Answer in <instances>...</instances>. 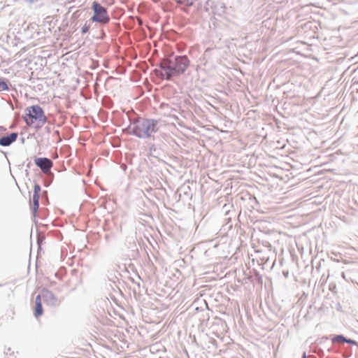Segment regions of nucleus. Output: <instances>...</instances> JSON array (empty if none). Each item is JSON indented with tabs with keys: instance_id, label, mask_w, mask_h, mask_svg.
Returning a JSON list of instances; mask_svg holds the SVG:
<instances>
[{
	"instance_id": "9b49d317",
	"label": "nucleus",
	"mask_w": 358,
	"mask_h": 358,
	"mask_svg": "<svg viewBox=\"0 0 358 358\" xmlns=\"http://www.w3.org/2000/svg\"><path fill=\"white\" fill-rule=\"evenodd\" d=\"M148 145L149 146L148 154L150 156L152 157L159 158L160 156H162L163 154L167 152L159 148L156 147V145H151L149 143H148Z\"/></svg>"
},
{
	"instance_id": "4be33fe9",
	"label": "nucleus",
	"mask_w": 358,
	"mask_h": 358,
	"mask_svg": "<svg viewBox=\"0 0 358 358\" xmlns=\"http://www.w3.org/2000/svg\"><path fill=\"white\" fill-rule=\"evenodd\" d=\"M41 298H43L42 297V294H38L36 296V298H35V304H36V303H42Z\"/></svg>"
},
{
	"instance_id": "b1692460",
	"label": "nucleus",
	"mask_w": 358,
	"mask_h": 358,
	"mask_svg": "<svg viewBox=\"0 0 358 358\" xmlns=\"http://www.w3.org/2000/svg\"><path fill=\"white\" fill-rule=\"evenodd\" d=\"M301 358H307L306 352H303Z\"/></svg>"
},
{
	"instance_id": "bb28decb",
	"label": "nucleus",
	"mask_w": 358,
	"mask_h": 358,
	"mask_svg": "<svg viewBox=\"0 0 358 358\" xmlns=\"http://www.w3.org/2000/svg\"><path fill=\"white\" fill-rule=\"evenodd\" d=\"M20 141H21L22 143H24V138L23 137H22L20 138Z\"/></svg>"
},
{
	"instance_id": "c756f323",
	"label": "nucleus",
	"mask_w": 358,
	"mask_h": 358,
	"mask_svg": "<svg viewBox=\"0 0 358 358\" xmlns=\"http://www.w3.org/2000/svg\"><path fill=\"white\" fill-rule=\"evenodd\" d=\"M283 273H284L285 276H286V277L288 275V272H287V273L284 272Z\"/></svg>"
},
{
	"instance_id": "a878e982",
	"label": "nucleus",
	"mask_w": 358,
	"mask_h": 358,
	"mask_svg": "<svg viewBox=\"0 0 358 358\" xmlns=\"http://www.w3.org/2000/svg\"><path fill=\"white\" fill-rule=\"evenodd\" d=\"M131 281L135 283V281H134V279H131ZM136 284L138 285V287H140V283L139 282H136Z\"/></svg>"
},
{
	"instance_id": "2f4dec72",
	"label": "nucleus",
	"mask_w": 358,
	"mask_h": 358,
	"mask_svg": "<svg viewBox=\"0 0 358 358\" xmlns=\"http://www.w3.org/2000/svg\"><path fill=\"white\" fill-rule=\"evenodd\" d=\"M357 194H358V191H357Z\"/></svg>"
},
{
	"instance_id": "423d86ee",
	"label": "nucleus",
	"mask_w": 358,
	"mask_h": 358,
	"mask_svg": "<svg viewBox=\"0 0 358 358\" xmlns=\"http://www.w3.org/2000/svg\"><path fill=\"white\" fill-rule=\"evenodd\" d=\"M34 163L37 167H38L43 173H48L50 172L51 169L53 166L52 161L48 157H35Z\"/></svg>"
},
{
	"instance_id": "f03ea898",
	"label": "nucleus",
	"mask_w": 358,
	"mask_h": 358,
	"mask_svg": "<svg viewBox=\"0 0 358 358\" xmlns=\"http://www.w3.org/2000/svg\"><path fill=\"white\" fill-rule=\"evenodd\" d=\"M159 123V120L153 118L138 117L130 121L125 130L138 138L151 140L152 135L158 132Z\"/></svg>"
},
{
	"instance_id": "393cba45",
	"label": "nucleus",
	"mask_w": 358,
	"mask_h": 358,
	"mask_svg": "<svg viewBox=\"0 0 358 358\" xmlns=\"http://www.w3.org/2000/svg\"><path fill=\"white\" fill-rule=\"evenodd\" d=\"M6 129L4 127L0 126V131H6Z\"/></svg>"
},
{
	"instance_id": "dca6fc26",
	"label": "nucleus",
	"mask_w": 358,
	"mask_h": 358,
	"mask_svg": "<svg viewBox=\"0 0 358 358\" xmlns=\"http://www.w3.org/2000/svg\"><path fill=\"white\" fill-rule=\"evenodd\" d=\"M45 236L44 234L38 232L37 233V237H36V243L38 246V249L41 248V245H43V242L45 241Z\"/></svg>"
},
{
	"instance_id": "aec40b11",
	"label": "nucleus",
	"mask_w": 358,
	"mask_h": 358,
	"mask_svg": "<svg viewBox=\"0 0 358 358\" xmlns=\"http://www.w3.org/2000/svg\"><path fill=\"white\" fill-rule=\"evenodd\" d=\"M90 26L89 24H87V23H85L83 27L81 28V34L83 35V34H85L86 33H87L90 30Z\"/></svg>"
},
{
	"instance_id": "7ed1b4c3",
	"label": "nucleus",
	"mask_w": 358,
	"mask_h": 358,
	"mask_svg": "<svg viewBox=\"0 0 358 358\" xmlns=\"http://www.w3.org/2000/svg\"><path fill=\"white\" fill-rule=\"evenodd\" d=\"M22 119L27 126H34L36 130L41 129L48 121L44 110L39 105H32L27 107Z\"/></svg>"
},
{
	"instance_id": "cd10ccee",
	"label": "nucleus",
	"mask_w": 358,
	"mask_h": 358,
	"mask_svg": "<svg viewBox=\"0 0 358 358\" xmlns=\"http://www.w3.org/2000/svg\"><path fill=\"white\" fill-rule=\"evenodd\" d=\"M31 164V162H29L27 164V168H30Z\"/></svg>"
},
{
	"instance_id": "f257e3e1",
	"label": "nucleus",
	"mask_w": 358,
	"mask_h": 358,
	"mask_svg": "<svg viewBox=\"0 0 358 358\" xmlns=\"http://www.w3.org/2000/svg\"><path fill=\"white\" fill-rule=\"evenodd\" d=\"M190 61L185 55H177L162 59L155 69V73L166 80H171L173 78L182 75L189 66Z\"/></svg>"
},
{
	"instance_id": "39448f33",
	"label": "nucleus",
	"mask_w": 358,
	"mask_h": 358,
	"mask_svg": "<svg viewBox=\"0 0 358 358\" xmlns=\"http://www.w3.org/2000/svg\"><path fill=\"white\" fill-rule=\"evenodd\" d=\"M171 142H174V140L164 132L154 134L151 140L148 141L151 145H156V147L166 151H168Z\"/></svg>"
},
{
	"instance_id": "c85d7f7f",
	"label": "nucleus",
	"mask_w": 358,
	"mask_h": 358,
	"mask_svg": "<svg viewBox=\"0 0 358 358\" xmlns=\"http://www.w3.org/2000/svg\"><path fill=\"white\" fill-rule=\"evenodd\" d=\"M252 201H254L256 203H258V201L255 197L252 199Z\"/></svg>"
},
{
	"instance_id": "1a4fd4ad",
	"label": "nucleus",
	"mask_w": 358,
	"mask_h": 358,
	"mask_svg": "<svg viewBox=\"0 0 358 358\" xmlns=\"http://www.w3.org/2000/svg\"><path fill=\"white\" fill-rule=\"evenodd\" d=\"M18 134L17 132H12L8 135L2 136L0 137V145L3 147L10 146L17 138Z\"/></svg>"
},
{
	"instance_id": "5701e85b",
	"label": "nucleus",
	"mask_w": 358,
	"mask_h": 358,
	"mask_svg": "<svg viewBox=\"0 0 358 358\" xmlns=\"http://www.w3.org/2000/svg\"><path fill=\"white\" fill-rule=\"evenodd\" d=\"M110 286H111L112 289H113L114 292H116L117 290V291H119V290H118V289H117V287H115V284H113V283H112V284H110Z\"/></svg>"
},
{
	"instance_id": "7c9ffc66",
	"label": "nucleus",
	"mask_w": 358,
	"mask_h": 358,
	"mask_svg": "<svg viewBox=\"0 0 358 358\" xmlns=\"http://www.w3.org/2000/svg\"><path fill=\"white\" fill-rule=\"evenodd\" d=\"M105 238H106V239H108V235H106V236H105Z\"/></svg>"
},
{
	"instance_id": "6ab92c4d",
	"label": "nucleus",
	"mask_w": 358,
	"mask_h": 358,
	"mask_svg": "<svg viewBox=\"0 0 358 358\" xmlns=\"http://www.w3.org/2000/svg\"><path fill=\"white\" fill-rule=\"evenodd\" d=\"M41 190V185L38 183H36L34 186L33 194H39L40 195Z\"/></svg>"
},
{
	"instance_id": "ddd939ff",
	"label": "nucleus",
	"mask_w": 358,
	"mask_h": 358,
	"mask_svg": "<svg viewBox=\"0 0 358 358\" xmlns=\"http://www.w3.org/2000/svg\"><path fill=\"white\" fill-rule=\"evenodd\" d=\"M43 314V308L42 303L34 304V315L36 318H38Z\"/></svg>"
},
{
	"instance_id": "6e6552de",
	"label": "nucleus",
	"mask_w": 358,
	"mask_h": 358,
	"mask_svg": "<svg viewBox=\"0 0 358 358\" xmlns=\"http://www.w3.org/2000/svg\"><path fill=\"white\" fill-rule=\"evenodd\" d=\"M106 276L108 281L111 282L113 284H115V287H117L119 292H120L121 290L118 286V284L120 283V277H121L122 275L117 270V268L113 267L112 268L108 269L107 271Z\"/></svg>"
},
{
	"instance_id": "9d476101",
	"label": "nucleus",
	"mask_w": 358,
	"mask_h": 358,
	"mask_svg": "<svg viewBox=\"0 0 358 358\" xmlns=\"http://www.w3.org/2000/svg\"><path fill=\"white\" fill-rule=\"evenodd\" d=\"M39 194H33L32 200L30 203V209L34 217H36L38 215V210L39 207Z\"/></svg>"
},
{
	"instance_id": "20e7f679",
	"label": "nucleus",
	"mask_w": 358,
	"mask_h": 358,
	"mask_svg": "<svg viewBox=\"0 0 358 358\" xmlns=\"http://www.w3.org/2000/svg\"><path fill=\"white\" fill-rule=\"evenodd\" d=\"M91 8L93 15L90 18L92 22H96L101 25H106L109 23L110 17L108 14L107 8L103 6L99 2L94 1L92 2Z\"/></svg>"
},
{
	"instance_id": "412c9836",
	"label": "nucleus",
	"mask_w": 358,
	"mask_h": 358,
	"mask_svg": "<svg viewBox=\"0 0 358 358\" xmlns=\"http://www.w3.org/2000/svg\"><path fill=\"white\" fill-rule=\"evenodd\" d=\"M345 343H348V344H350L352 345H356L358 344V342L356 341L355 340H353V339H351V338H346Z\"/></svg>"
},
{
	"instance_id": "f8f14e48",
	"label": "nucleus",
	"mask_w": 358,
	"mask_h": 358,
	"mask_svg": "<svg viewBox=\"0 0 358 358\" xmlns=\"http://www.w3.org/2000/svg\"><path fill=\"white\" fill-rule=\"evenodd\" d=\"M9 81L6 78H0V92L3 91H9Z\"/></svg>"
},
{
	"instance_id": "2eb2a0df",
	"label": "nucleus",
	"mask_w": 358,
	"mask_h": 358,
	"mask_svg": "<svg viewBox=\"0 0 358 358\" xmlns=\"http://www.w3.org/2000/svg\"><path fill=\"white\" fill-rule=\"evenodd\" d=\"M176 3L186 7L192 6L197 0H175Z\"/></svg>"
},
{
	"instance_id": "0eeeda50",
	"label": "nucleus",
	"mask_w": 358,
	"mask_h": 358,
	"mask_svg": "<svg viewBox=\"0 0 358 358\" xmlns=\"http://www.w3.org/2000/svg\"><path fill=\"white\" fill-rule=\"evenodd\" d=\"M42 297L45 304L50 306L56 307L59 306V301L58 298L49 289L43 288L41 290Z\"/></svg>"
},
{
	"instance_id": "4468645a",
	"label": "nucleus",
	"mask_w": 358,
	"mask_h": 358,
	"mask_svg": "<svg viewBox=\"0 0 358 358\" xmlns=\"http://www.w3.org/2000/svg\"><path fill=\"white\" fill-rule=\"evenodd\" d=\"M127 248L132 251L138 250V248L134 237H130L127 238Z\"/></svg>"
},
{
	"instance_id": "f3484780",
	"label": "nucleus",
	"mask_w": 358,
	"mask_h": 358,
	"mask_svg": "<svg viewBox=\"0 0 358 358\" xmlns=\"http://www.w3.org/2000/svg\"><path fill=\"white\" fill-rule=\"evenodd\" d=\"M346 338L347 337H345L343 334L335 335L332 338L331 341H332V343H335V342H338V341L345 343Z\"/></svg>"
},
{
	"instance_id": "a211bd4d",
	"label": "nucleus",
	"mask_w": 358,
	"mask_h": 358,
	"mask_svg": "<svg viewBox=\"0 0 358 358\" xmlns=\"http://www.w3.org/2000/svg\"><path fill=\"white\" fill-rule=\"evenodd\" d=\"M4 354L6 355V356H7L6 358H13V357H15L14 352L11 351V349L10 348L4 350Z\"/></svg>"
}]
</instances>
